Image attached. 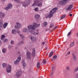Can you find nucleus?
<instances>
[{"mask_svg":"<svg viewBox=\"0 0 78 78\" xmlns=\"http://www.w3.org/2000/svg\"><path fill=\"white\" fill-rule=\"evenodd\" d=\"M37 32L38 31V30H37Z\"/></svg>","mask_w":78,"mask_h":78,"instance_id":"nucleus-61","label":"nucleus"},{"mask_svg":"<svg viewBox=\"0 0 78 78\" xmlns=\"http://www.w3.org/2000/svg\"><path fill=\"white\" fill-rule=\"evenodd\" d=\"M45 31H47V29H46L45 30Z\"/></svg>","mask_w":78,"mask_h":78,"instance_id":"nucleus-59","label":"nucleus"},{"mask_svg":"<svg viewBox=\"0 0 78 78\" xmlns=\"http://www.w3.org/2000/svg\"><path fill=\"white\" fill-rule=\"evenodd\" d=\"M22 64L23 66V68H25V67H26V66L27 65V64H26V62H25L24 60H23L22 61Z\"/></svg>","mask_w":78,"mask_h":78,"instance_id":"nucleus-13","label":"nucleus"},{"mask_svg":"<svg viewBox=\"0 0 78 78\" xmlns=\"http://www.w3.org/2000/svg\"><path fill=\"white\" fill-rule=\"evenodd\" d=\"M40 17V15H36L35 16V18L36 20H38Z\"/></svg>","mask_w":78,"mask_h":78,"instance_id":"nucleus-18","label":"nucleus"},{"mask_svg":"<svg viewBox=\"0 0 78 78\" xmlns=\"http://www.w3.org/2000/svg\"><path fill=\"white\" fill-rule=\"evenodd\" d=\"M46 48V49H47V48Z\"/></svg>","mask_w":78,"mask_h":78,"instance_id":"nucleus-63","label":"nucleus"},{"mask_svg":"<svg viewBox=\"0 0 78 78\" xmlns=\"http://www.w3.org/2000/svg\"><path fill=\"white\" fill-rule=\"evenodd\" d=\"M15 28H18V25H16V26H15V27H14Z\"/></svg>","mask_w":78,"mask_h":78,"instance_id":"nucleus-47","label":"nucleus"},{"mask_svg":"<svg viewBox=\"0 0 78 78\" xmlns=\"http://www.w3.org/2000/svg\"><path fill=\"white\" fill-rule=\"evenodd\" d=\"M57 27H58V26H56L55 27V28H54V30H55V29H56V28H57Z\"/></svg>","mask_w":78,"mask_h":78,"instance_id":"nucleus-54","label":"nucleus"},{"mask_svg":"<svg viewBox=\"0 0 78 78\" xmlns=\"http://www.w3.org/2000/svg\"><path fill=\"white\" fill-rule=\"evenodd\" d=\"M72 7V5H69V6H68L67 9H66V10L67 11H69V10H70L71 8Z\"/></svg>","mask_w":78,"mask_h":78,"instance_id":"nucleus-19","label":"nucleus"},{"mask_svg":"<svg viewBox=\"0 0 78 78\" xmlns=\"http://www.w3.org/2000/svg\"><path fill=\"white\" fill-rule=\"evenodd\" d=\"M78 67L75 69L74 71V73H75L78 71Z\"/></svg>","mask_w":78,"mask_h":78,"instance_id":"nucleus-27","label":"nucleus"},{"mask_svg":"<svg viewBox=\"0 0 78 78\" xmlns=\"http://www.w3.org/2000/svg\"><path fill=\"white\" fill-rule=\"evenodd\" d=\"M31 3V1L30 0H27L25 1L23 3V5L24 7H26L28 5H29L30 3Z\"/></svg>","mask_w":78,"mask_h":78,"instance_id":"nucleus-3","label":"nucleus"},{"mask_svg":"<svg viewBox=\"0 0 78 78\" xmlns=\"http://www.w3.org/2000/svg\"><path fill=\"white\" fill-rule=\"evenodd\" d=\"M22 31L23 33H32L31 30H29L27 28H23Z\"/></svg>","mask_w":78,"mask_h":78,"instance_id":"nucleus-6","label":"nucleus"},{"mask_svg":"<svg viewBox=\"0 0 78 78\" xmlns=\"http://www.w3.org/2000/svg\"><path fill=\"white\" fill-rule=\"evenodd\" d=\"M0 78H2V77H0Z\"/></svg>","mask_w":78,"mask_h":78,"instance_id":"nucleus-62","label":"nucleus"},{"mask_svg":"<svg viewBox=\"0 0 78 78\" xmlns=\"http://www.w3.org/2000/svg\"><path fill=\"white\" fill-rule=\"evenodd\" d=\"M55 65H52L51 67V69L52 70V71L51 73V76H52L53 74L54 73L53 71H55Z\"/></svg>","mask_w":78,"mask_h":78,"instance_id":"nucleus-11","label":"nucleus"},{"mask_svg":"<svg viewBox=\"0 0 78 78\" xmlns=\"http://www.w3.org/2000/svg\"><path fill=\"white\" fill-rule=\"evenodd\" d=\"M42 62V63H43V64H45V63H46V60L45 59H43Z\"/></svg>","mask_w":78,"mask_h":78,"instance_id":"nucleus-39","label":"nucleus"},{"mask_svg":"<svg viewBox=\"0 0 78 78\" xmlns=\"http://www.w3.org/2000/svg\"><path fill=\"white\" fill-rule=\"evenodd\" d=\"M24 49H27V48L25 47V48H24Z\"/></svg>","mask_w":78,"mask_h":78,"instance_id":"nucleus-60","label":"nucleus"},{"mask_svg":"<svg viewBox=\"0 0 78 78\" xmlns=\"http://www.w3.org/2000/svg\"><path fill=\"white\" fill-rule=\"evenodd\" d=\"M16 24L18 25V28H21V27H22V24H19V23H17Z\"/></svg>","mask_w":78,"mask_h":78,"instance_id":"nucleus-22","label":"nucleus"},{"mask_svg":"<svg viewBox=\"0 0 78 78\" xmlns=\"http://www.w3.org/2000/svg\"><path fill=\"white\" fill-rule=\"evenodd\" d=\"M53 53L52 51L50 52L49 55V57H51L53 55Z\"/></svg>","mask_w":78,"mask_h":78,"instance_id":"nucleus-30","label":"nucleus"},{"mask_svg":"<svg viewBox=\"0 0 78 78\" xmlns=\"http://www.w3.org/2000/svg\"><path fill=\"white\" fill-rule=\"evenodd\" d=\"M2 66L3 67H5L6 66V64L5 63H3L2 65Z\"/></svg>","mask_w":78,"mask_h":78,"instance_id":"nucleus-36","label":"nucleus"},{"mask_svg":"<svg viewBox=\"0 0 78 78\" xmlns=\"http://www.w3.org/2000/svg\"><path fill=\"white\" fill-rule=\"evenodd\" d=\"M5 16V14L2 12H0V18H3Z\"/></svg>","mask_w":78,"mask_h":78,"instance_id":"nucleus-16","label":"nucleus"},{"mask_svg":"<svg viewBox=\"0 0 78 78\" xmlns=\"http://www.w3.org/2000/svg\"><path fill=\"white\" fill-rule=\"evenodd\" d=\"M23 44V41H20L17 43V45H20Z\"/></svg>","mask_w":78,"mask_h":78,"instance_id":"nucleus-24","label":"nucleus"},{"mask_svg":"<svg viewBox=\"0 0 78 78\" xmlns=\"http://www.w3.org/2000/svg\"><path fill=\"white\" fill-rule=\"evenodd\" d=\"M20 36L23 39L25 38V36L22 34H20Z\"/></svg>","mask_w":78,"mask_h":78,"instance_id":"nucleus-29","label":"nucleus"},{"mask_svg":"<svg viewBox=\"0 0 78 78\" xmlns=\"http://www.w3.org/2000/svg\"><path fill=\"white\" fill-rule=\"evenodd\" d=\"M33 34L34 36H36V32H34L33 33Z\"/></svg>","mask_w":78,"mask_h":78,"instance_id":"nucleus-48","label":"nucleus"},{"mask_svg":"<svg viewBox=\"0 0 78 78\" xmlns=\"http://www.w3.org/2000/svg\"><path fill=\"white\" fill-rule=\"evenodd\" d=\"M42 44H43V45H44V44H45V42H43L42 43Z\"/></svg>","mask_w":78,"mask_h":78,"instance_id":"nucleus-53","label":"nucleus"},{"mask_svg":"<svg viewBox=\"0 0 78 78\" xmlns=\"http://www.w3.org/2000/svg\"><path fill=\"white\" fill-rule=\"evenodd\" d=\"M57 9H58V8H56L53 9L50 12L49 14L46 16V18L47 19V18H50V17H51L53 16V14L56 11Z\"/></svg>","mask_w":78,"mask_h":78,"instance_id":"nucleus-1","label":"nucleus"},{"mask_svg":"<svg viewBox=\"0 0 78 78\" xmlns=\"http://www.w3.org/2000/svg\"><path fill=\"white\" fill-rule=\"evenodd\" d=\"M73 59L74 61H76V57L74 53L73 54Z\"/></svg>","mask_w":78,"mask_h":78,"instance_id":"nucleus-20","label":"nucleus"},{"mask_svg":"<svg viewBox=\"0 0 78 78\" xmlns=\"http://www.w3.org/2000/svg\"><path fill=\"white\" fill-rule=\"evenodd\" d=\"M41 0H35L34 1V3L32 5V6H34L37 5H38L39 3L41 2Z\"/></svg>","mask_w":78,"mask_h":78,"instance_id":"nucleus-5","label":"nucleus"},{"mask_svg":"<svg viewBox=\"0 0 78 78\" xmlns=\"http://www.w3.org/2000/svg\"><path fill=\"white\" fill-rule=\"evenodd\" d=\"M2 51L3 53H5L6 52V49H5V48H3L2 50Z\"/></svg>","mask_w":78,"mask_h":78,"instance_id":"nucleus-35","label":"nucleus"},{"mask_svg":"<svg viewBox=\"0 0 78 78\" xmlns=\"http://www.w3.org/2000/svg\"><path fill=\"white\" fill-rule=\"evenodd\" d=\"M39 26H40V24H39L38 25L37 24V25H36V27H39Z\"/></svg>","mask_w":78,"mask_h":78,"instance_id":"nucleus-45","label":"nucleus"},{"mask_svg":"<svg viewBox=\"0 0 78 78\" xmlns=\"http://www.w3.org/2000/svg\"><path fill=\"white\" fill-rule=\"evenodd\" d=\"M5 36L4 35H2V37L1 38V40H3V38H5Z\"/></svg>","mask_w":78,"mask_h":78,"instance_id":"nucleus-31","label":"nucleus"},{"mask_svg":"<svg viewBox=\"0 0 78 78\" xmlns=\"http://www.w3.org/2000/svg\"><path fill=\"white\" fill-rule=\"evenodd\" d=\"M3 26V20L1 19L0 20V30H1V28Z\"/></svg>","mask_w":78,"mask_h":78,"instance_id":"nucleus-14","label":"nucleus"},{"mask_svg":"<svg viewBox=\"0 0 78 78\" xmlns=\"http://www.w3.org/2000/svg\"><path fill=\"white\" fill-rule=\"evenodd\" d=\"M2 2H5V1H6V0H2Z\"/></svg>","mask_w":78,"mask_h":78,"instance_id":"nucleus-57","label":"nucleus"},{"mask_svg":"<svg viewBox=\"0 0 78 78\" xmlns=\"http://www.w3.org/2000/svg\"><path fill=\"white\" fill-rule=\"evenodd\" d=\"M8 24V23H4L3 25L4 28H6V27H7Z\"/></svg>","mask_w":78,"mask_h":78,"instance_id":"nucleus-23","label":"nucleus"},{"mask_svg":"<svg viewBox=\"0 0 78 78\" xmlns=\"http://www.w3.org/2000/svg\"><path fill=\"white\" fill-rule=\"evenodd\" d=\"M12 8V4H9L7 7H5L4 9L8 10L9 9H11Z\"/></svg>","mask_w":78,"mask_h":78,"instance_id":"nucleus-10","label":"nucleus"},{"mask_svg":"<svg viewBox=\"0 0 78 78\" xmlns=\"http://www.w3.org/2000/svg\"><path fill=\"white\" fill-rule=\"evenodd\" d=\"M77 36L78 37V33H77Z\"/></svg>","mask_w":78,"mask_h":78,"instance_id":"nucleus-58","label":"nucleus"},{"mask_svg":"<svg viewBox=\"0 0 78 78\" xmlns=\"http://www.w3.org/2000/svg\"><path fill=\"white\" fill-rule=\"evenodd\" d=\"M53 26H54V24L53 23L51 24L50 25V27H49V28H52V27H53Z\"/></svg>","mask_w":78,"mask_h":78,"instance_id":"nucleus-32","label":"nucleus"},{"mask_svg":"<svg viewBox=\"0 0 78 78\" xmlns=\"http://www.w3.org/2000/svg\"><path fill=\"white\" fill-rule=\"evenodd\" d=\"M66 15H65L63 16H62L61 17L60 19L61 20L63 19H64V18H65L66 17Z\"/></svg>","mask_w":78,"mask_h":78,"instance_id":"nucleus-33","label":"nucleus"},{"mask_svg":"<svg viewBox=\"0 0 78 78\" xmlns=\"http://www.w3.org/2000/svg\"><path fill=\"white\" fill-rule=\"evenodd\" d=\"M69 16H70V17H72V14H69Z\"/></svg>","mask_w":78,"mask_h":78,"instance_id":"nucleus-52","label":"nucleus"},{"mask_svg":"<svg viewBox=\"0 0 78 78\" xmlns=\"http://www.w3.org/2000/svg\"><path fill=\"white\" fill-rule=\"evenodd\" d=\"M37 68H39L41 67V65H40V62H38L37 63Z\"/></svg>","mask_w":78,"mask_h":78,"instance_id":"nucleus-25","label":"nucleus"},{"mask_svg":"<svg viewBox=\"0 0 78 78\" xmlns=\"http://www.w3.org/2000/svg\"><path fill=\"white\" fill-rule=\"evenodd\" d=\"M53 58L54 59H56V58H57V56H56V55H54L53 57Z\"/></svg>","mask_w":78,"mask_h":78,"instance_id":"nucleus-44","label":"nucleus"},{"mask_svg":"<svg viewBox=\"0 0 78 78\" xmlns=\"http://www.w3.org/2000/svg\"><path fill=\"white\" fill-rule=\"evenodd\" d=\"M75 44H74V41L73 42H71L70 44V46L71 47H73V46H74Z\"/></svg>","mask_w":78,"mask_h":78,"instance_id":"nucleus-28","label":"nucleus"},{"mask_svg":"<svg viewBox=\"0 0 78 78\" xmlns=\"http://www.w3.org/2000/svg\"><path fill=\"white\" fill-rule=\"evenodd\" d=\"M17 33H20V31L19 30H18L17 32Z\"/></svg>","mask_w":78,"mask_h":78,"instance_id":"nucleus-55","label":"nucleus"},{"mask_svg":"<svg viewBox=\"0 0 78 78\" xmlns=\"http://www.w3.org/2000/svg\"><path fill=\"white\" fill-rule=\"evenodd\" d=\"M66 70H69L70 69V67H69L68 66H66Z\"/></svg>","mask_w":78,"mask_h":78,"instance_id":"nucleus-37","label":"nucleus"},{"mask_svg":"<svg viewBox=\"0 0 78 78\" xmlns=\"http://www.w3.org/2000/svg\"><path fill=\"white\" fill-rule=\"evenodd\" d=\"M31 39L32 42H34L36 41V37L33 36H31Z\"/></svg>","mask_w":78,"mask_h":78,"instance_id":"nucleus-17","label":"nucleus"},{"mask_svg":"<svg viewBox=\"0 0 78 78\" xmlns=\"http://www.w3.org/2000/svg\"><path fill=\"white\" fill-rule=\"evenodd\" d=\"M20 0H15V2H17L18 3H19V2H20Z\"/></svg>","mask_w":78,"mask_h":78,"instance_id":"nucleus-43","label":"nucleus"},{"mask_svg":"<svg viewBox=\"0 0 78 78\" xmlns=\"http://www.w3.org/2000/svg\"><path fill=\"white\" fill-rule=\"evenodd\" d=\"M67 3L65 0H62L59 2V4L63 6L66 5Z\"/></svg>","mask_w":78,"mask_h":78,"instance_id":"nucleus-9","label":"nucleus"},{"mask_svg":"<svg viewBox=\"0 0 78 78\" xmlns=\"http://www.w3.org/2000/svg\"><path fill=\"white\" fill-rule=\"evenodd\" d=\"M42 6V3H39L38 4H37V6Z\"/></svg>","mask_w":78,"mask_h":78,"instance_id":"nucleus-26","label":"nucleus"},{"mask_svg":"<svg viewBox=\"0 0 78 78\" xmlns=\"http://www.w3.org/2000/svg\"><path fill=\"white\" fill-rule=\"evenodd\" d=\"M21 61V57H18V58L16 60V61H14V64L15 65H17V64Z\"/></svg>","mask_w":78,"mask_h":78,"instance_id":"nucleus-7","label":"nucleus"},{"mask_svg":"<svg viewBox=\"0 0 78 78\" xmlns=\"http://www.w3.org/2000/svg\"><path fill=\"white\" fill-rule=\"evenodd\" d=\"M11 68L12 66L10 65H9L8 67H7L6 70L7 73H10L11 72Z\"/></svg>","mask_w":78,"mask_h":78,"instance_id":"nucleus-8","label":"nucleus"},{"mask_svg":"<svg viewBox=\"0 0 78 78\" xmlns=\"http://www.w3.org/2000/svg\"><path fill=\"white\" fill-rule=\"evenodd\" d=\"M70 34H71V32H70L68 33L67 36H68V37H69V36L70 35Z\"/></svg>","mask_w":78,"mask_h":78,"instance_id":"nucleus-41","label":"nucleus"},{"mask_svg":"<svg viewBox=\"0 0 78 78\" xmlns=\"http://www.w3.org/2000/svg\"><path fill=\"white\" fill-rule=\"evenodd\" d=\"M76 78H78V73L76 74Z\"/></svg>","mask_w":78,"mask_h":78,"instance_id":"nucleus-49","label":"nucleus"},{"mask_svg":"<svg viewBox=\"0 0 78 78\" xmlns=\"http://www.w3.org/2000/svg\"><path fill=\"white\" fill-rule=\"evenodd\" d=\"M31 55L33 57H34L36 56V51L35 50H34L32 51Z\"/></svg>","mask_w":78,"mask_h":78,"instance_id":"nucleus-15","label":"nucleus"},{"mask_svg":"<svg viewBox=\"0 0 78 78\" xmlns=\"http://www.w3.org/2000/svg\"><path fill=\"white\" fill-rule=\"evenodd\" d=\"M22 72L21 71H18L16 72V74L17 77H20L22 75Z\"/></svg>","mask_w":78,"mask_h":78,"instance_id":"nucleus-12","label":"nucleus"},{"mask_svg":"<svg viewBox=\"0 0 78 78\" xmlns=\"http://www.w3.org/2000/svg\"><path fill=\"white\" fill-rule=\"evenodd\" d=\"M70 51H69L67 53V54L66 55V56H67V55H70Z\"/></svg>","mask_w":78,"mask_h":78,"instance_id":"nucleus-40","label":"nucleus"},{"mask_svg":"<svg viewBox=\"0 0 78 78\" xmlns=\"http://www.w3.org/2000/svg\"><path fill=\"white\" fill-rule=\"evenodd\" d=\"M8 41V39H5L4 40V42H7Z\"/></svg>","mask_w":78,"mask_h":78,"instance_id":"nucleus-42","label":"nucleus"},{"mask_svg":"<svg viewBox=\"0 0 78 78\" xmlns=\"http://www.w3.org/2000/svg\"><path fill=\"white\" fill-rule=\"evenodd\" d=\"M47 25V22H45L44 23V27H46Z\"/></svg>","mask_w":78,"mask_h":78,"instance_id":"nucleus-34","label":"nucleus"},{"mask_svg":"<svg viewBox=\"0 0 78 78\" xmlns=\"http://www.w3.org/2000/svg\"><path fill=\"white\" fill-rule=\"evenodd\" d=\"M65 2H66V3H67V2H69L70 0H65Z\"/></svg>","mask_w":78,"mask_h":78,"instance_id":"nucleus-51","label":"nucleus"},{"mask_svg":"<svg viewBox=\"0 0 78 78\" xmlns=\"http://www.w3.org/2000/svg\"><path fill=\"white\" fill-rule=\"evenodd\" d=\"M37 25V23H34V25H29L28 27L27 28L29 30H36V27Z\"/></svg>","mask_w":78,"mask_h":78,"instance_id":"nucleus-2","label":"nucleus"},{"mask_svg":"<svg viewBox=\"0 0 78 78\" xmlns=\"http://www.w3.org/2000/svg\"><path fill=\"white\" fill-rule=\"evenodd\" d=\"M34 10L36 12L38 11V7H36L34 9Z\"/></svg>","mask_w":78,"mask_h":78,"instance_id":"nucleus-38","label":"nucleus"},{"mask_svg":"<svg viewBox=\"0 0 78 78\" xmlns=\"http://www.w3.org/2000/svg\"><path fill=\"white\" fill-rule=\"evenodd\" d=\"M27 58V59H31V55L29 51H27L26 54Z\"/></svg>","mask_w":78,"mask_h":78,"instance_id":"nucleus-4","label":"nucleus"},{"mask_svg":"<svg viewBox=\"0 0 78 78\" xmlns=\"http://www.w3.org/2000/svg\"><path fill=\"white\" fill-rule=\"evenodd\" d=\"M11 47H12V46H9V48H11Z\"/></svg>","mask_w":78,"mask_h":78,"instance_id":"nucleus-56","label":"nucleus"},{"mask_svg":"<svg viewBox=\"0 0 78 78\" xmlns=\"http://www.w3.org/2000/svg\"><path fill=\"white\" fill-rule=\"evenodd\" d=\"M39 34V32H37V33H36V32H35V34L36 35H38Z\"/></svg>","mask_w":78,"mask_h":78,"instance_id":"nucleus-50","label":"nucleus"},{"mask_svg":"<svg viewBox=\"0 0 78 78\" xmlns=\"http://www.w3.org/2000/svg\"><path fill=\"white\" fill-rule=\"evenodd\" d=\"M11 44H14V41H11L10 42Z\"/></svg>","mask_w":78,"mask_h":78,"instance_id":"nucleus-46","label":"nucleus"},{"mask_svg":"<svg viewBox=\"0 0 78 78\" xmlns=\"http://www.w3.org/2000/svg\"><path fill=\"white\" fill-rule=\"evenodd\" d=\"M12 34H16V30L15 29H13L12 31Z\"/></svg>","mask_w":78,"mask_h":78,"instance_id":"nucleus-21","label":"nucleus"}]
</instances>
